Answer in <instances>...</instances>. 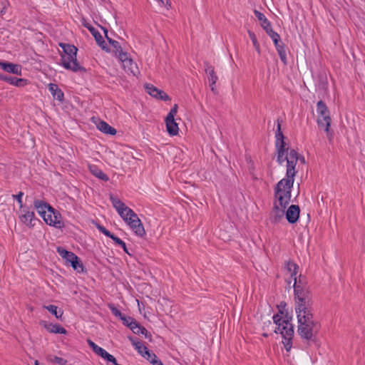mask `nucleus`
I'll list each match as a JSON object with an SVG mask.
<instances>
[{"mask_svg": "<svg viewBox=\"0 0 365 365\" xmlns=\"http://www.w3.org/2000/svg\"><path fill=\"white\" fill-rule=\"evenodd\" d=\"M59 46L62 48L61 52V63L60 64L66 70L72 71L73 72H83L87 71L86 68L81 66L77 60L78 48L74 45L60 43Z\"/></svg>", "mask_w": 365, "mask_h": 365, "instance_id": "obj_1", "label": "nucleus"}, {"mask_svg": "<svg viewBox=\"0 0 365 365\" xmlns=\"http://www.w3.org/2000/svg\"><path fill=\"white\" fill-rule=\"evenodd\" d=\"M294 184L289 180H280L274 188V202L279 207L286 209L291 201L292 188Z\"/></svg>", "mask_w": 365, "mask_h": 365, "instance_id": "obj_2", "label": "nucleus"}, {"mask_svg": "<svg viewBox=\"0 0 365 365\" xmlns=\"http://www.w3.org/2000/svg\"><path fill=\"white\" fill-rule=\"evenodd\" d=\"M317 111L318 113L317 125L319 128H324L329 141L333 138L334 132L330 129L331 119L329 110L326 103L320 100L317 103Z\"/></svg>", "mask_w": 365, "mask_h": 365, "instance_id": "obj_3", "label": "nucleus"}, {"mask_svg": "<svg viewBox=\"0 0 365 365\" xmlns=\"http://www.w3.org/2000/svg\"><path fill=\"white\" fill-rule=\"evenodd\" d=\"M283 317V320L285 324L282 327V329L285 331H282V343L287 351H289L292 347V340L294 337V325L292 323L293 316L292 309L291 311L287 310L283 312V314H280Z\"/></svg>", "mask_w": 365, "mask_h": 365, "instance_id": "obj_4", "label": "nucleus"}, {"mask_svg": "<svg viewBox=\"0 0 365 365\" xmlns=\"http://www.w3.org/2000/svg\"><path fill=\"white\" fill-rule=\"evenodd\" d=\"M297 333L302 339L312 341L316 345L317 340L314 333L319 331V323L314 320H308L307 322L304 321L297 322Z\"/></svg>", "mask_w": 365, "mask_h": 365, "instance_id": "obj_5", "label": "nucleus"}, {"mask_svg": "<svg viewBox=\"0 0 365 365\" xmlns=\"http://www.w3.org/2000/svg\"><path fill=\"white\" fill-rule=\"evenodd\" d=\"M82 25L91 32L96 42V44L101 47L102 50L107 53L110 52V48L108 46L103 36L97 29H96L91 24L88 23L85 19H83Z\"/></svg>", "mask_w": 365, "mask_h": 365, "instance_id": "obj_6", "label": "nucleus"}, {"mask_svg": "<svg viewBox=\"0 0 365 365\" xmlns=\"http://www.w3.org/2000/svg\"><path fill=\"white\" fill-rule=\"evenodd\" d=\"M21 214L19 217L20 221L29 228H32L35 226L36 222H40V220L36 217L34 211H30L29 207H23L20 209Z\"/></svg>", "mask_w": 365, "mask_h": 365, "instance_id": "obj_7", "label": "nucleus"}, {"mask_svg": "<svg viewBox=\"0 0 365 365\" xmlns=\"http://www.w3.org/2000/svg\"><path fill=\"white\" fill-rule=\"evenodd\" d=\"M119 60L122 62L125 72L128 73H132L135 76L139 73L137 64L129 57L128 53H122Z\"/></svg>", "mask_w": 365, "mask_h": 365, "instance_id": "obj_8", "label": "nucleus"}, {"mask_svg": "<svg viewBox=\"0 0 365 365\" xmlns=\"http://www.w3.org/2000/svg\"><path fill=\"white\" fill-rule=\"evenodd\" d=\"M145 88L149 95H150L152 97L158 100H161L163 101H168L171 100L170 96L165 91L158 89L153 84L146 83L145 85Z\"/></svg>", "mask_w": 365, "mask_h": 365, "instance_id": "obj_9", "label": "nucleus"}, {"mask_svg": "<svg viewBox=\"0 0 365 365\" xmlns=\"http://www.w3.org/2000/svg\"><path fill=\"white\" fill-rule=\"evenodd\" d=\"M130 229L135 232L137 236L143 237L145 235V231L143 223L139 219L136 214L135 217H129V219L126 222Z\"/></svg>", "mask_w": 365, "mask_h": 365, "instance_id": "obj_10", "label": "nucleus"}, {"mask_svg": "<svg viewBox=\"0 0 365 365\" xmlns=\"http://www.w3.org/2000/svg\"><path fill=\"white\" fill-rule=\"evenodd\" d=\"M300 207L297 205H290L285 211V217L289 224H295L299 218Z\"/></svg>", "mask_w": 365, "mask_h": 365, "instance_id": "obj_11", "label": "nucleus"}, {"mask_svg": "<svg viewBox=\"0 0 365 365\" xmlns=\"http://www.w3.org/2000/svg\"><path fill=\"white\" fill-rule=\"evenodd\" d=\"M285 210L276 203H273L272 210L269 214V220L272 224H277L280 222L284 216L285 215Z\"/></svg>", "mask_w": 365, "mask_h": 365, "instance_id": "obj_12", "label": "nucleus"}, {"mask_svg": "<svg viewBox=\"0 0 365 365\" xmlns=\"http://www.w3.org/2000/svg\"><path fill=\"white\" fill-rule=\"evenodd\" d=\"M34 207L43 220L47 212L53 210V207L49 203L38 199L34 201Z\"/></svg>", "mask_w": 365, "mask_h": 365, "instance_id": "obj_13", "label": "nucleus"}, {"mask_svg": "<svg viewBox=\"0 0 365 365\" xmlns=\"http://www.w3.org/2000/svg\"><path fill=\"white\" fill-rule=\"evenodd\" d=\"M312 311V306L303 307L299 309V311H295L297 322L304 321L307 322L308 320H313L314 314Z\"/></svg>", "mask_w": 365, "mask_h": 365, "instance_id": "obj_14", "label": "nucleus"}, {"mask_svg": "<svg viewBox=\"0 0 365 365\" xmlns=\"http://www.w3.org/2000/svg\"><path fill=\"white\" fill-rule=\"evenodd\" d=\"M39 324L50 333L59 334H66L67 333L66 329L58 324L49 323L44 320H41Z\"/></svg>", "mask_w": 365, "mask_h": 365, "instance_id": "obj_15", "label": "nucleus"}, {"mask_svg": "<svg viewBox=\"0 0 365 365\" xmlns=\"http://www.w3.org/2000/svg\"><path fill=\"white\" fill-rule=\"evenodd\" d=\"M297 160L292 159H287V172L286 177L287 178H284V180H289L290 183L294 184V176L296 175L297 171L295 168L297 163Z\"/></svg>", "mask_w": 365, "mask_h": 365, "instance_id": "obj_16", "label": "nucleus"}, {"mask_svg": "<svg viewBox=\"0 0 365 365\" xmlns=\"http://www.w3.org/2000/svg\"><path fill=\"white\" fill-rule=\"evenodd\" d=\"M0 68L7 73L21 75V66L19 64L0 61Z\"/></svg>", "mask_w": 365, "mask_h": 365, "instance_id": "obj_17", "label": "nucleus"}, {"mask_svg": "<svg viewBox=\"0 0 365 365\" xmlns=\"http://www.w3.org/2000/svg\"><path fill=\"white\" fill-rule=\"evenodd\" d=\"M66 264L71 266L74 270L79 273L87 272V269L85 268L81 258L76 254L71 257V259H70Z\"/></svg>", "mask_w": 365, "mask_h": 365, "instance_id": "obj_18", "label": "nucleus"}, {"mask_svg": "<svg viewBox=\"0 0 365 365\" xmlns=\"http://www.w3.org/2000/svg\"><path fill=\"white\" fill-rule=\"evenodd\" d=\"M165 123L167 132L170 136H175L178 134L179 127L178 124L175 122V118H165Z\"/></svg>", "mask_w": 365, "mask_h": 365, "instance_id": "obj_19", "label": "nucleus"}, {"mask_svg": "<svg viewBox=\"0 0 365 365\" xmlns=\"http://www.w3.org/2000/svg\"><path fill=\"white\" fill-rule=\"evenodd\" d=\"M48 88L54 99L58 101L60 103H63L64 101V93L63 91L58 88V85L50 83L48 85Z\"/></svg>", "mask_w": 365, "mask_h": 365, "instance_id": "obj_20", "label": "nucleus"}, {"mask_svg": "<svg viewBox=\"0 0 365 365\" xmlns=\"http://www.w3.org/2000/svg\"><path fill=\"white\" fill-rule=\"evenodd\" d=\"M88 169L91 173L98 179L104 182H108L109 180V177L96 165H88Z\"/></svg>", "mask_w": 365, "mask_h": 365, "instance_id": "obj_21", "label": "nucleus"}, {"mask_svg": "<svg viewBox=\"0 0 365 365\" xmlns=\"http://www.w3.org/2000/svg\"><path fill=\"white\" fill-rule=\"evenodd\" d=\"M97 128L102 133L110 135H115L117 133L115 128L112 127L104 120L99 121L97 124Z\"/></svg>", "mask_w": 365, "mask_h": 365, "instance_id": "obj_22", "label": "nucleus"}, {"mask_svg": "<svg viewBox=\"0 0 365 365\" xmlns=\"http://www.w3.org/2000/svg\"><path fill=\"white\" fill-rule=\"evenodd\" d=\"M204 66L205 71L208 76L209 83H211V85H215L218 77L215 72V68L208 62H205Z\"/></svg>", "mask_w": 365, "mask_h": 365, "instance_id": "obj_23", "label": "nucleus"}, {"mask_svg": "<svg viewBox=\"0 0 365 365\" xmlns=\"http://www.w3.org/2000/svg\"><path fill=\"white\" fill-rule=\"evenodd\" d=\"M48 225L53 226L58 229H61L64 227V223L61 220V213L54 209L53 212L52 220L48 222Z\"/></svg>", "mask_w": 365, "mask_h": 365, "instance_id": "obj_24", "label": "nucleus"}, {"mask_svg": "<svg viewBox=\"0 0 365 365\" xmlns=\"http://www.w3.org/2000/svg\"><path fill=\"white\" fill-rule=\"evenodd\" d=\"M272 319L274 324L276 325L274 332L275 334H280L282 335V331H285V330L282 329L284 324H285L282 316H281V314L279 313L275 314H274Z\"/></svg>", "mask_w": 365, "mask_h": 365, "instance_id": "obj_25", "label": "nucleus"}, {"mask_svg": "<svg viewBox=\"0 0 365 365\" xmlns=\"http://www.w3.org/2000/svg\"><path fill=\"white\" fill-rule=\"evenodd\" d=\"M144 354L145 358L153 365H164L163 362L158 358L156 354L152 351L149 350L148 347H145Z\"/></svg>", "mask_w": 365, "mask_h": 365, "instance_id": "obj_26", "label": "nucleus"}, {"mask_svg": "<svg viewBox=\"0 0 365 365\" xmlns=\"http://www.w3.org/2000/svg\"><path fill=\"white\" fill-rule=\"evenodd\" d=\"M292 279L294 280V284L292 286L294 289H297L298 287L299 289L309 288L307 286V278L302 274H300L298 277H294Z\"/></svg>", "mask_w": 365, "mask_h": 365, "instance_id": "obj_27", "label": "nucleus"}, {"mask_svg": "<svg viewBox=\"0 0 365 365\" xmlns=\"http://www.w3.org/2000/svg\"><path fill=\"white\" fill-rule=\"evenodd\" d=\"M294 299V309L295 311L299 310L303 307H308L313 305L312 298H298Z\"/></svg>", "mask_w": 365, "mask_h": 365, "instance_id": "obj_28", "label": "nucleus"}, {"mask_svg": "<svg viewBox=\"0 0 365 365\" xmlns=\"http://www.w3.org/2000/svg\"><path fill=\"white\" fill-rule=\"evenodd\" d=\"M43 309L48 310L51 314L54 315L57 319L62 320L63 311L53 304L43 305Z\"/></svg>", "mask_w": 365, "mask_h": 365, "instance_id": "obj_29", "label": "nucleus"}, {"mask_svg": "<svg viewBox=\"0 0 365 365\" xmlns=\"http://www.w3.org/2000/svg\"><path fill=\"white\" fill-rule=\"evenodd\" d=\"M56 252L63 260H65L66 264H67V262L71 259V257L75 255L73 252L68 251L66 249L61 246L56 247Z\"/></svg>", "mask_w": 365, "mask_h": 365, "instance_id": "obj_30", "label": "nucleus"}, {"mask_svg": "<svg viewBox=\"0 0 365 365\" xmlns=\"http://www.w3.org/2000/svg\"><path fill=\"white\" fill-rule=\"evenodd\" d=\"M312 298V295L309 288H300L294 289V299L298 298Z\"/></svg>", "mask_w": 365, "mask_h": 365, "instance_id": "obj_31", "label": "nucleus"}, {"mask_svg": "<svg viewBox=\"0 0 365 365\" xmlns=\"http://www.w3.org/2000/svg\"><path fill=\"white\" fill-rule=\"evenodd\" d=\"M285 267L287 270L290 272L291 274V279H293L294 277L297 276V274L298 273L299 270V266L293 261V260H288L285 262Z\"/></svg>", "mask_w": 365, "mask_h": 365, "instance_id": "obj_32", "label": "nucleus"}, {"mask_svg": "<svg viewBox=\"0 0 365 365\" xmlns=\"http://www.w3.org/2000/svg\"><path fill=\"white\" fill-rule=\"evenodd\" d=\"M117 212L125 222L129 219V217H135L136 216V213L128 206H126L125 209L122 210V212L120 210Z\"/></svg>", "mask_w": 365, "mask_h": 365, "instance_id": "obj_33", "label": "nucleus"}, {"mask_svg": "<svg viewBox=\"0 0 365 365\" xmlns=\"http://www.w3.org/2000/svg\"><path fill=\"white\" fill-rule=\"evenodd\" d=\"M110 200L113 204V206L115 208L117 211L120 210V212H122V210L125 209V207H126L125 204L123 202H122L120 199H118V197H115L113 195H110Z\"/></svg>", "mask_w": 365, "mask_h": 365, "instance_id": "obj_34", "label": "nucleus"}, {"mask_svg": "<svg viewBox=\"0 0 365 365\" xmlns=\"http://www.w3.org/2000/svg\"><path fill=\"white\" fill-rule=\"evenodd\" d=\"M87 343H88L89 347L92 349V351L101 357L103 356V354L106 351V350L98 346L95 342H93L91 339H88Z\"/></svg>", "mask_w": 365, "mask_h": 365, "instance_id": "obj_35", "label": "nucleus"}, {"mask_svg": "<svg viewBox=\"0 0 365 365\" xmlns=\"http://www.w3.org/2000/svg\"><path fill=\"white\" fill-rule=\"evenodd\" d=\"M277 122V130L275 132V138H276L275 142H279V141L285 140L286 137L284 135V134L282 131V128H281L282 120L278 118Z\"/></svg>", "mask_w": 365, "mask_h": 365, "instance_id": "obj_36", "label": "nucleus"}, {"mask_svg": "<svg viewBox=\"0 0 365 365\" xmlns=\"http://www.w3.org/2000/svg\"><path fill=\"white\" fill-rule=\"evenodd\" d=\"M112 43L110 46H113V52L115 53V56L119 59L121 57L122 53H125V52L123 51V48L120 44V43L117 41H111Z\"/></svg>", "mask_w": 365, "mask_h": 365, "instance_id": "obj_37", "label": "nucleus"}, {"mask_svg": "<svg viewBox=\"0 0 365 365\" xmlns=\"http://www.w3.org/2000/svg\"><path fill=\"white\" fill-rule=\"evenodd\" d=\"M110 239L115 242L116 245L120 247L126 254L131 255V254L128 252L126 244L125 243L124 241H123L121 239H120L115 235H113Z\"/></svg>", "mask_w": 365, "mask_h": 365, "instance_id": "obj_38", "label": "nucleus"}, {"mask_svg": "<svg viewBox=\"0 0 365 365\" xmlns=\"http://www.w3.org/2000/svg\"><path fill=\"white\" fill-rule=\"evenodd\" d=\"M247 33H248V35H249V36H250V39H251V41H252V42L253 43V46H254L256 51L259 55L261 53L260 46H259V42H258V41L257 39V36H256L255 34L253 31H250V30H248Z\"/></svg>", "mask_w": 365, "mask_h": 365, "instance_id": "obj_39", "label": "nucleus"}, {"mask_svg": "<svg viewBox=\"0 0 365 365\" xmlns=\"http://www.w3.org/2000/svg\"><path fill=\"white\" fill-rule=\"evenodd\" d=\"M275 148L277 152L284 153L287 154L289 151V147L284 140L275 142Z\"/></svg>", "mask_w": 365, "mask_h": 365, "instance_id": "obj_40", "label": "nucleus"}, {"mask_svg": "<svg viewBox=\"0 0 365 365\" xmlns=\"http://www.w3.org/2000/svg\"><path fill=\"white\" fill-rule=\"evenodd\" d=\"M93 224L95 225L96 227L103 235H105L106 237L111 238L113 235H114L111 232H110L108 230H107L104 226L101 225L97 222L93 221Z\"/></svg>", "mask_w": 365, "mask_h": 365, "instance_id": "obj_41", "label": "nucleus"}, {"mask_svg": "<svg viewBox=\"0 0 365 365\" xmlns=\"http://www.w3.org/2000/svg\"><path fill=\"white\" fill-rule=\"evenodd\" d=\"M142 326L140 324L137 322L134 318L133 320L130 322V324L128 327L134 334H139V328Z\"/></svg>", "mask_w": 365, "mask_h": 365, "instance_id": "obj_42", "label": "nucleus"}, {"mask_svg": "<svg viewBox=\"0 0 365 365\" xmlns=\"http://www.w3.org/2000/svg\"><path fill=\"white\" fill-rule=\"evenodd\" d=\"M255 16L258 19L259 21H260V25L267 24L269 25V20L266 18V16L261 13L260 11L257 10L254 11Z\"/></svg>", "mask_w": 365, "mask_h": 365, "instance_id": "obj_43", "label": "nucleus"}, {"mask_svg": "<svg viewBox=\"0 0 365 365\" xmlns=\"http://www.w3.org/2000/svg\"><path fill=\"white\" fill-rule=\"evenodd\" d=\"M16 78V77H15V76H9L7 74L0 73V80L9 83L10 85L14 86Z\"/></svg>", "mask_w": 365, "mask_h": 365, "instance_id": "obj_44", "label": "nucleus"}, {"mask_svg": "<svg viewBox=\"0 0 365 365\" xmlns=\"http://www.w3.org/2000/svg\"><path fill=\"white\" fill-rule=\"evenodd\" d=\"M101 358H103L107 362L112 363L113 365H116L118 364L116 359L113 355L109 354L107 351L104 352Z\"/></svg>", "mask_w": 365, "mask_h": 365, "instance_id": "obj_45", "label": "nucleus"}, {"mask_svg": "<svg viewBox=\"0 0 365 365\" xmlns=\"http://www.w3.org/2000/svg\"><path fill=\"white\" fill-rule=\"evenodd\" d=\"M108 308L111 313L116 317L120 318L123 314L113 304H108Z\"/></svg>", "mask_w": 365, "mask_h": 365, "instance_id": "obj_46", "label": "nucleus"}, {"mask_svg": "<svg viewBox=\"0 0 365 365\" xmlns=\"http://www.w3.org/2000/svg\"><path fill=\"white\" fill-rule=\"evenodd\" d=\"M29 83V80H27L26 78H21L16 77V78L15 79L14 86L19 87V88H21V87H24L25 86H26Z\"/></svg>", "mask_w": 365, "mask_h": 365, "instance_id": "obj_47", "label": "nucleus"}, {"mask_svg": "<svg viewBox=\"0 0 365 365\" xmlns=\"http://www.w3.org/2000/svg\"><path fill=\"white\" fill-rule=\"evenodd\" d=\"M50 361L57 364L58 365H66L68 363V361L63 358L53 356V359H50Z\"/></svg>", "mask_w": 365, "mask_h": 365, "instance_id": "obj_48", "label": "nucleus"}, {"mask_svg": "<svg viewBox=\"0 0 365 365\" xmlns=\"http://www.w3.org/2000/svg\"><path fill=\"white\" fill-rule=\"evenodd\" d=\"M288 158L287 154L281 152H277V162L282 165Z\"/></svg>", "mask_w": 365, "mask_h": 365, "instance_id": "obj_49", "label": "nucleus"}, {"mask_svg": "<svg viewBox=\"0 0 365 365\" xmlns=\"http://www.w3.org/2000/svg\"><path fill=\"white\" fill-rule=\"evenodd\" d=\"M138 330L139 334H141L142 335H144L145 338L148 339L149 341H153L152 334L144 327L142 326Z\"/></svg>", "mask_w": 365, "mask_h": 365, "instance_id": "obj_50", "label": "nucleus"}, {"mask_svg": "<svg viewBox=\"0 0 365 365\" xmlns=\"http://www.w3.org/2000/svg\"><path fill=\"white\" fill-rule=\"evenodd\" d=\"M267 34L272 38L274 43L275 41H280L281 39L279 34L275 32L273 29H269Z\"/></svg>", "mask_w": 365, "mask_h": 365, "instance_id": "obj_51", "label": "nucleus"}, {"mask_svg": "<svg viewBox=\"0 0 365 365\" xmlns=\"http://www.w3.org/2000/svg\"><path fill=\"white\" fill-rule=\"evenodd\" d=\"M9 6L7 0H0V15L3 16L6 13V7Z\"/></svg>", "mask_w": 365, "mask_h": 365, "instance_id": "obj_52", "label": "nucleus"}, {"mask_svg": "<svg viewBox=\"0 0 365 365\" xmlns=\"http://www.w3.org/2000/svg\"><path fill=\"white\" fill-rule=\"evenodd\" d=\"M23 195H24V192L20 191L19 192L18 194L16 195H13V197L18 202V203L19 204V207L20 209H22L23 207H24L23 206V201H22V197H23Z\"/></svg>", "mask_w": 365, "mask_h": 365, "instance_id": "obj_53", "label": "nucleus"}, {"mask_svg": "<svg viewBox=\"0 0 365 365\" xmlns=\"http://www.w3.org/2000/svg\"><path fill=\"white\" fill-rule=\"evenodd\" d=\"M120 319L122 321L123 325L128 327L129 324H130V322L133 320V318L123 314Z\"/></svg>", "mask_w": 365, "mask_h": 365, "instance_id": "obj_54", "label": "nucleus"}, {"mask_svg": "<svg viewBox=\"0 0 365 365\" xmlns=\"http://www.w3.org/2000/svg\"><path fill=\"white\" fill-rule=\"evenodd\" d=\"M287 304L284 301H282L279 304L277 305L279 314H283V312L288 310L287 308Z\"/></svg>", "mask_w": 365, "mask_h": 365, "instance_id": "obj_55", "label": "nucleus"}, {"mask_svg": "<svg viewBox=\"0 0 365 365\" xmlns=\"http://www.w3.org/2000/svg\"><path fill=\"white\" fill-rule=\"evenodd\" d=\"M279 56L280 58L281 61L283 63L284 66L287 65V54H286V50L279 51H277Z\"/></svg>", "mask_w": 365, "mask_h": 365, "instance_id": "obj_56", "label": "nucleus"}, {"mask_svg": "<svg viewBox=\"0 0 365 365\" xmlns=\"http://www.w3.org/2000/svg\"><path fill=\"white\" fill-rule=\"evenodd\" d=\"M299 155V154L298 153V152L294 149H291L289 151L287 152L288 159H295L298 160Z\"/></svg>", "mask_w": 365, "mask_h": 365, "instance_id": "obj_57", "label": "nucleus"}, {"mask_svg": "<svg viewBox=\"0 0 365 365\" xmlns=\"http://www.w3.org/2000/svg\"><path fill=\"white\" fill-rule=\"evenodd\" d=\"M178 109V105L174 104L165 118H175Z\"/></svg>", "mask_w": 365, "mask_h": 365, "instance_id": "obj_58", "label": "nucleus"}, {"mask_svg": "<svg viewBox=\"0 0 365 365\" xmlns=\"http://www.w3.org/2000/svg\"><path fill=\"white\" fill-rule=\"evenodd\" d=\"M277 51H282L285 49V44L280 41H277L274 43Z\"/></svg>", "mask_w": 365, "mask_h": 365, "instance_id": "obj_59", "label": "nucleus"}, {"mask_svg": "<svg viewBox=\"0 0 365 365\" xmlns=\"http://www.w3.org/2000/svg\"><path fill=\"white\" fill-rule=\"evenodd\" d=\"M53 210H54V208L53 207V210L52 212H48L47 214H46V217H44V222L48 225V222H50V221L52 220V217H53Z\"/></svg>", "mask_w": 365, "mask_h": 365, "instance_id": "obj_60", "label": "nucleus"}, {"mask_svg": "<svg viewBox=\"0 0 365 365\" xmlns=\"http://www.w3.org/2000/svg\"><path fill=\"white\" fill-rule=\"evenodd\" d=\"M145 347H147V346H145V345H143V344H142L140 346H138V347H137V349H136V350L138 351V353H139V354H140L143 357H145V355L144 354V352H143V351H145Z\"/></svg>", "mask_w": 365, "mask_h": 365, "instance_id": "obj_61", "label": "nucleus"}, {"mask_svg": "<svg viewBox=\"0 0 365 365\" xmlns=\"http://www.w3.org/2000/svg\"><path fill=\"white\" fill-rule=\"evenodd\" d=\"M261 26L265 30L267 34V31L269 32V29H272L270 21H269V25L265 24L261 25Z\"/></svg>", "mask_w": 365, "mask_h": 365, "instance_id": "obj_62", "label": "nucleus"}, {"mask_svg": "<svg viewBox=\"0 0 365 365\" xmlns=\"http://www.w3.org/2000/svg\"><path fill=\"white\" fill-rule=\"evenodd\" d=\"M161 4L167 8H168V6H170V0H158Z\"/></svg>", "mask_w": 365, "mask_h": 365, "instance_id": "obj_63", "label": "nucleus"}, {"mask_svg": "<svg viewBox=\"0 0 365 365\" xmlns=\"http://www.w3.org/2000/svg\"><path fill=\"white\" fill-rule=\"evenodd\" d=\"M98 26L100 27L101 29L103 31L104 36L108 35V30L107 28H106L100 24H98Z\"/></svg>", "mask_w": 365, "mask_h": 365, "instance_id": "obj_64", "label": "nucleus"}]
</instances>
